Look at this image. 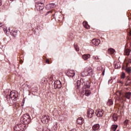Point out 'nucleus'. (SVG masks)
<instances>
[{
  "instance_id": "nucleus-13",
  "label": "nucleus",
  "mask_w": 131,
  "mask_h": 131,
  "mask_svg": "<svg viewBox=\"0 0 131 131\" xmlns=\"http://www.w3.org/2000/svg\"><path fill=\"white\" fill-rule=\"evenodd\" d=\"M95 114L97 117H102L103 116V111L97 110Z\"/></svg>"
},
{
  "instance_id": "nucleus-24",
  "label": "nucleus",
  "mask_w": 131,
  "mask_h": 131,
  "mask_svg": "<svg viewBox=\"0 0 131 131\" xmlns=\"http://www.w3.org/2000/svg\"><path fill=\"white\" fill-rule=\"evenodd\" d=\"M118 127V125H112L111 127V130L115 131L116 129H117V128Z\"/></svg>"
},
{
  "instance_id": "nucleus-37",
  "label": "nucleus",
  "mask_w": 131,
  "mask_h": 131,
  "mask_svg": "<svg viewBox=\"0 0 131 131\" xmlns=\"http://www.w3.org/2000/svg\"><path fill=\"white\" fill-rule=\"evenodd\" d=\"M35 3H41V0H35Z\"/></svg>"
},
{
  "instance_id": "nucleus-10",
  "label": "nucleus",
  "mask_w": 131,
  "mask_h": 131,
  "mask_svg": "<svg viewBox=\"0 0 131 131\" xmlns=\"http://www.w3.org/2000/svg\"><path fill=\"white\" fill-rule=\"evenodd\" d=\"M87 76H93L94 72L93 71V69L92 68H89L87 70Z\"/></svg>"
},
{
  "instance_id": "nucleus-27",
  "label": "nucleus",
  "mask_w": 131,
  "mask_h": 131,
  "mask_svg": "<svg viewBox=\"0 0 131 131\" xmlns=\"http://www.w3.org/2000/svg\"><path fill=\"white\" fill-rule=\"evenodd\" d=\"M107 105H108V106H111L112 105H113V101L112 99H109L108 100L107 102Z\"/></svg>"
},
{
  "instance_id": "nucleus-17",
  "label": "nucleus",
  "mask_w": 131,
  "mask_h": 131,
  "mask_svg": "<svg viewBox=\"0 0 131 131\" xmlns=\"http://www.w3.org/2000/svg\"><path fill=\"white\" fill-rule=\"evenodd\" d=\"M129 36L128 37L127 41L130 43V49H131V29L128 30Z\"/></svg>"
},
{
  "instance_id": "nucleus-42",
  "label": "nucleus",
  "mask_w": 131,
  "mask_h": 131,
  "mask_svg": "<svg viewBox=\"0 0 131 131\" xmlns=\"http://www.w3.org/2000/svg\"><path fill=\"white\" fill-rule=\"evenodd\" d=\"M61 120H63V121H65V120H66V119H65V117H62L61 118Z\"/></svg>"
},
{
  "instance_id": "nucleus-18",
  "label": "nucleus",
  "mask_w": 131,
  "mask_h": 131,
  "mask_svg": "<svg viewBox=\"0 0 131 131\" xmlns=\"http://www.w3.org/2000/svg\"><path fill=\"white\" fill-rule=\"evenodd\" d=\"M92 128L95 131L98 130L100 128V124H94Z\"/></svg>"
},
{
  "instance_id": "nucleus-11",
  "label": "nucleus",
  "mask_w": 131,
  "mask_h": 131,
  "mask_svg": "<svg viewBox=\"0 0 131 131\" xmlns=\"http://www.w3.org/2000/svg\"><path fill=\"white\" fill-rule=\"evenodd\" d=\"M12 100L16 101L17 97H18V92H12Z\"/></svg>"
},
{
  "instance_id": "nucleus-44",
  "label": "nucleus",
  "mask_w": 131,
  "mask_h": 131,
  "mask_svg": "<svg viewBox=\"0 0 131 131\" xmlns=\"http://www.w3.org/2000/svg\"><path fill=\"white\" fill-rule=\"evenodd\" d=\"M50 80H53V76H50Z\"/></svg>"
},
{
  "instance_id": "nucleus-35",
  "label": "nucleus",
  "mask_w": 131,
  "mask_h": 131,
  "mask_svg": "<svg viewBox=\"0 0 131 131\" xmlns=\"http://www.w3.org/2000/svg\"><path fill=\"white\" fill-rule=\"evenodd\" d=\"M124 77H125V73H123L122 76H121V78H124Z\"/></svg>"
},
{
  "instance_id": "nucleus-38",
  "label": "nucleus",
  "mask_w": 131,
  "mask_h": 131,
  "mask_svg": "<svg viewBox=\"0 0 131 131\" xmlns=\"http://www.w3.org/2000/svg\"><path fill=\"white\" fill-rule=\"evenodd\" d=\"M82 91H81V94H83L84 93V92H85V89H82Z\"/></svg>"
},
{
  "instance_id": "nucleus-32",
  "label": "nucleus",
  "mask_w": 131,
  "mask_h": 131,
  "mask_svg": "<svg viewBox=\"0 0 131 131\" xmlns=\"http://www.w3.org/2000/svg\"><path fill=\"white\" fill-rule=\"evenodd\" d=\"M61 83V81H60V80L55 81L54 83V86H55V84L59 85Z\"/></svg>"
},
{
  "instance_id": "nucleus-53",
  "label": "nucleus",
  "mask_w": 131,
  "mask_h": 131,
  "mask_svg": "<svg viewBox=\"0 0 131 131\" xmlns=\"http://www.w3.org/2000/svg\"><path fill=\"white\" fill-rule=\"evenodd\" d=\"M8 30H10V28L8 29Z\"/></svg>"
},
{
  "instance_id": "nucleus-31",
  "label": "nucleus",
  "mask_w": 131,
  "mask_h": 131,
  "mask_svg": "<svg viewBox=\"0 0 131 131\" xmlns=\"http://www.w3.org/2000/svg\"><path fill=\"white\" fill-rule=\"evenodd\" d=\"M115 69H119L120 68V64L119 63H116L115 66Z\"/></svg>"
},
{
  "instance_id": "nucleus-33",
  "label": "nucleus",
  "mask_w": 131,
  "mask_h": 131,
  "mask_svg": "<svg viewBox=\"0 0 131 131\" xmlns=\"http://www.w3.org/2000/svg\"><path fill=\"white\" fill-rule=\"evenodd\" d=\"M74 47L75 50H76L77 52L79 51V48H78V46L77 45H76V44H74Z\"/></svg>"
},
{
  "instance_id": "nucleus-22",
  "label": "nucleus",
  "mask_w": 131,
  "mask_h": 131,
  "mask_svg": "<svg viewBox=\"0 0 131 131\" xmlns=\"http://www.w3.org/2000/svg\"><path fill=\"white\" fill-rule=\"evenodd\" d=\"M83 26L85 28H86L87 29H89L90 28V26L88 24L87 21H83Z\"/></svg>"
},
{
  "instance_id": "nucleus-48",
  "label": "nucleus",
  "mask_w": 131,
  "mask_h": 131,
  "mask_svg": "<svg viewBox=\"0 0 131 131\" xmlns=\"http://www.w3.org/2000/svg\"><path fill=\"white\" fill-rule=\"evenodd\" d=\"M102 74H103V75H104V74H105V71H103Z\"/></svg>"
},
{
  "instance_id": "nucleus-26",
  "label": "nucleus",
  "mask_w": 131,
  "mask_h": 131,
  "mask_svg": "<svg viewBox=\"0 0 131 131\" xmlns=\"http://www.w3.org/2000/svg\"><path fill=\"white\" fill-rule=\"evenodd\" d=\"M108 52L109 54H114V53H115V50H114L113 48H110L108 50Z\"/></svg>"
},
{
  "instance_id": "nucleus-41",
  "label": "nucleus",
  "mask_w": 131,
  "mask_h": 131,
  "mask_svg": "<svg viewBox=\"0 0 131 131\" xmlns=\"http://www.w3.org/2000/svg\"><path fill=\"white\" fill-rule=\"evenodd\" d=\"M127 82L128 83H130V80L129 79V78H128L127 80Z\"/></svg>"
},
{
  "instance_id": "nucleus-45",
  "label": "nucleus",
  "mask_w": 131,
  "mask_h": 131,
  "mask_svg": "<svg viewBox=\"0 0 131 131\" xmlns=\"http://www.w3.org/2000/svg\"><path fill=\"white\" fill-rule=\"evenodd\" d=\"M2 5H3V2L2 0H0V6H2Z\"/></svg>"
},
{
  "instance_id": "nucleus-1",
  "label": "nucleus",
  "mask_w": 131,
  "mask_h": 131,
  "mask_svg": "<svg viewBox=\"0 0 131 131\" xmlns=\"http://www.w3.org/2000/svg\"><path fill=\"white\" fill-rule=\"evenodd\" d=\"M91 83L89 81H85L83 82V84L84 85V87H82V90H85V93L84 94V95H85L86 97H89L91 94H92V92H91V90H89V89L91 88V84H90Z\"/></svg>"
},
{
  "instance_id": "nucleus-49",
  "label": "nucleus",
  "mask_w": 131,
  "mask_h": 131,
  "mask_svg": "<svg viewBox=\"0 0 131 131\" xmlns=\"http://www.w3.org/2000/svg\"><path fill=\"white\" fill-rule=\"evenodd\" d=\"M71 131H76V129H73L71 130Z\"/></svg>"
},
{
  "instance_id": "nucleus-21",
  "label": "nucleus",
  "mask_w": 131,
  "mask_h": 131,
  "mask_svg": "<svg viewBox=\"0 0 131 131\" xmlns=\"http://www.w3.org/2000/svg\"><path fill=\"white\" fill-rule=\"evenodd\" d=\"M82 58L85 61L88 60L89 58H91V55L90 54H84L82 55Z\"/></svg>"
},
{
  "instance_id": "nucleus-16",
  "label": "nucleus",
  "mask_w": 131,
  "mask_h": 131,
  "mask_svg": "<svg viewBox=\"0 0 131 131\" xmlns=\"http://www.w3.org/2000/svg\"><path fill=\"white\" fill-rule=\"evenodd\" d=\"M20 126H21V124H19V125H17L15 127H14V130L15 131H24V128H23L22 129L20 128Z\"/></svg>"
},
{
  "instance_id": "nucleus-39",
  "label": "nucleus",
  "mask_w": 131,
  "mask_h": 131,
  "mask_svg": "<svg viewBox=\"0 0 131 131\" xmlns=\"http://www.w3.org/2000/svg\"><path fill=\"white\" fill-rule=\"evenodd\" d=\"M3 119L2 118H0V124H2L3 123Z\"/></svg>"
},
{
  "instance_id": "nucleus-4",
  "label": "nucleus",
  "mask_w": 131,
  "mask_h": 131,
  "mask_svg": "<svg viewBox=\"0 0 131 131\" xmlns=\"http://www.w3.org/2000/svg\"><path fill=\"white\" fill-rule=\"evenodd\" d=\"M35 7V11H39V12L40 11H42V10L45 9V5L41 2L40 3L36 2Z\"/></svg>"
},
{
  "instance_id": "nucleus-40",
  "label": "nucleus",
  "mask_w": 131,
  "mask_h": 131,
  "mask_svg": "<svg viewBox=\"0 0 131 131\" xmlns=\"http://www.w3.org/2000/svg\"><path fill=\"white\" fill-rule=\"evenodd\" d=\"M46 63H47V64H50V60L47 59L46 61Z\"/></svg>"
},
{
  "instance_id": "nucleus-52",
  "label": "nucleus",
  "mask_w": 131,
  "mask_h": 131,
  "mask_svg": "<svg viewBox=\"0 0 131 131\" xmlns=\"http://www.w3.org/2000/svg\"><path fill=\"white\" fill-rule=\"evenodd\" d=\"M10 1H14V0H10Z\"/></svg>"
},
{
  "instance_id": "nucleus-54",
  "label": "nucleus",
  "mask_w": 131,
  "mask_h": 131,
  "mask_svg": "<svg viewBox=\"0 0 131 131\" xmlns=\"http://www.w3.org/2000/svg\"><path fill=\"white\" fill-rule=\"evenodd\" d=\"M117 131H119V129L117 130Z\"/></svg>"
},
{
  "instance_id": "nucleus-2",
  "label": "nucleus",
  "mask_w": 131,
  "mask_h": 131,
  "mask_svg": "<svg viewBox=\"0 0 131 131\" xmlns=\"http://www.w3.org/2000/svg\"><path fill=\"white\" fill-rule=\"evenodd\" d=\"M117 95L118 97V100H123V101H124V100H125V98H126V99H128V100H129V99H130L131 93L127 92L124 95V94H123L122 93H121V92H118L117 93Z\"/></svg>"
},
{
  "instance_id": "nucleus-43",
  "label": "nucleus",
  "mask_w": 131,
  "mask_h": 131,
  "mask_svg": "<svg viewBox=\"0 0 131 131\" xmlns=\"http://www.w3.org/2000/svg\"><path fill=\"white\" fill-rule=\"evenodd\" d=\"M94 58H95V60H99V57H98V56H95V57H94Z\"/></svg>"
},
{
  "instance_id": "nucleus-6",
  "label": "nucleus",
  "mask_w": 131,
  "mask_h": 131,
  "mask_svg": "<svg viewBox=\"0 0 131 131\" xmlns=\"http://www.w3.org/2000/svg\"><path fill=\"white\" fill-rule=\"evenodd\" d=\"M87 114L89 118H92L93 117V115L95 114V111L92 109H89L87 112Z\"/></svg>"
},
{
  "instance_id": "nucleus-34",
  "label": "nucleus",
  "mask_w": 131,
  "mask_h": 131,
  "mask_svg": "<svg viewBox=\"0 0 131 131\" xmlns=\"http://www.w3.org/2000/svg\"><path fill=\"white\" fill-rule=\"evenodd\" d=\"M51 13H52V11H48V12L45 14V16H48V15H49V14H51Z\"/></svg>"
},
{
  "instance_id": "nucleus-23",
  "label": "nucleus",
  "mask_w": 131,
  "mask_h": 131,
  "mask_svg": "<svg viewBox=\"0 0 131 131\" xmlns=\"http://www.w3.org/2000/svg\"><path fill=\"white\" fill-rule=\"evenodd\" d=\"M112 118L114 120V121H116L118 119V116L116 114H114L112 116Z\"/></svg>"
},
{
  "instance_id": "nucleus-30",
  "label": "nucleus",
  "mask_w": 131,
  "mask_h": 131,
  "mask_svg": "<svg viewBox=\"0 0 131 131\" xmlns=\"http://www.w3.org/2000/svg\"><path fill=\"white\" fill-rule=\"evenodd\" d=\"M47 118H48V117L47 116H45L42 118V121L45 122V123H46V122H48V120H47Z\"/></svg>"
},
{
  "instance_id": "nucleus-5",
  "label": "nucleus",
  "mask_w": 131,
  "mask_h": 131,
  "mask_svg": "<svg viewBox=\"0 0 131 131\" xmlns=\"http://www.w3.org/2000/svg\"><path fill=\"white\" fill-rule=\"evenodd\" d=\"M67 75L69 76V77H74L75 76V71L70 70L67 73Z\"/></svg>"
},
{
  "instance_id": "nucleus-29",
  "label": "nucleus",
  "mask_w": 131,
  "mask_h": 131,
  "mask_svg": "<svg viewBox=\"0 0 131 131\" xmlns=\"http://www.w3.org/2000/svg\"><path fill=\"white\" fill-rule=\"evenodd\" d=\"M128 124V120H125L124 121V127H127Z\"/></svg>"
},
{
  "instance_id": "nucleus-25",
  "label": "nucleus",
  "mask_w": 131,
  "mask_h": 131,
  "mask_svg": "<svg viewBox=\"0 0 131 131\" xmlns=\"http://www.w3.org/2000/svg\"><path fill=\"white\" fill-rule=\"evenodd\" d=\"M8 93H9V92H8ZM6 99H13V96H12V92L10 93V94H8V95H6Z\"/></svg>"
},
{
  "instance_id": "nucleus-36",
  "label": "nucleus",
  "mask_w": 131,
  "mask_h": 131,
  "mask_svg": "<svg viewBox=\"0 0 131 131\" xmlns=\"http://www.w3.org/2000/svg\"><path fill=\"white\" fill-rule=\"evenodd\" d=\"M47 123H48V122H49V121H50V116H47Z\"/></svg>"
},
{
  "instance_id": "nucleus-3",
  "label": "nucleus",
  "mask_w": 131,
  "mask_h": 131,
  "mask_svg": "<svg viewBox=\"0 0 131 131\" xmlns=\"http://www.w3.org/2000/svg\"><path fill=\"white\" fill-rule=\"evenodd\" d=\"M20 121L23 123H25V124H28V123H30L31 121L30 116L27 114L24 115V116L20 118Z\"/></svg>"
},
{
  "instance_id": "nucleus-14",
  "label": "nucleus",
  "mask_w": 131,
  "mask_h": 131,
  "mask_svg": "<svg viewBox=\"0 0 131 131\" xmlns=\"http://www.w3.org/2000/svg\"><path fill=\"white\" fill-rule=\"evenodd\" d=\"M55 18H57L58 21H62L63 20V16H62V14L59 13V14H54Z\"/></svg>"
},
{
  "instance_id": "nucleus-20",
  "label": "nucleus",
  "mask_w": 131,
  "mask_h": 131,
  "mask_svg": "<svg viewBox=\"0 0 131 131\" xmlns=\"http://www.w3.org/2000/svg\"><path fill=\"white\" fill-rule=\"evenodd\" d=\"M130 53V50L128 49H125L124 55L125 56H129V54Z\"/></svg>"
},
{
  "instance_id": "nucleus-28",
  "label": "nucleus",
  "mask_w": 131,
  "mask_h": 131,
  "mask_svg": "<svg viewBox=\"0 0 131 131\" xmlns=\"http://www.w3.org/2000/svg\"><path fill=\"white\" fill-rule=\"evenodd\" d=\"M62 88V83L59 84L58 85L54 84V88L56 89H60Z\"/></svg>"
},
{
  "instance_id": "nucleus-9",
  "label": "nucleus",
  "mask_w": 131,
  "mask_h": 131,
  "mask_svg": "<svg viewBox=\"0 0 131 131\" xmlns=\"http://www.w3.org/2000/svg\"><path fill=\"white\" fill-rule=\"evenodd\" d=\"M92 42L94 46H99L100 42H101V40L99 39H93L92 40Z\"/></svg>"
},
{
  "instance_id": "nucleus-50",
  "label": "nucleus",
  "mask_w": 131,
  "mask_h": 131,
  "mask_svg": "<svg viewBox=\"0 0 131 131\" xmlns=\"http://www.w3.org/2000/svg\"><path fill=\"white\" fill-rule=\"evenodd\" d=\"M110 81L112 82V79H111V80H110L108 81L109 82H110Z\"/></svg>"
},
{
  "instance_id": "nucleus-51",
  "label": "nucleus",
  "mask_w": 131,
  "mask_h": 131,
  "mask_svg": "<svg viewBox=\"0 0 131 131\" xmlns=\"http://www.w3.org/2000/svg\"><path fill=\"white\" fill-rule=\"evenodd\" d=\"M42 131H45V130L43 129H42Z\"/></svg>"
},
{
  "instance_id": "nucleus-46",
  "label": "nucleus",
  "mask_w": 131,
  "mask_h": 131,
  "mask_svg": "<svg viewBox=\"0 0 131 131\" xmlns=\"http://www.w3.org/2000/svg\"><path fill=\"white\" fill-rule=\"evenodd\" d=\"M128 63H131V59H128Z\"/></svg>"
},
{
  "instance_id": "nucleus-7",
  "label": "nucleus",
  "mask_w": 131,
  "mask_h": 131,
  "mask_svg": "<svg viewBox=\"0 0 131 131\" xmlns=\"http://www.w3.org/2000/svg\"><path fill=\"white\" fill-rule=\"evenodd\" d=\"M53 8H56V4L54 3L48 4L46 6V10H51V9H53Z\"/></svg>"
},
{
  "instance_id": "nucleus-55",
  "label": "nucleus",
  "mask_w": 131,
  "mask_h": 131,
  "mask_svg": "<svg viewBox=\"0 0 131 131\" xmlns=\"http://www.w3.org/2000/svg\"><path fill=\"white\" fill-rule=\"evenodd\" d=\"M1 26H0V27H1Z\"/></svg>"
},
{
  "instance_id": "nucleus-47",
  "label": "nucleus",
  "mask_w": 131,
  "mask_h": 131,
  "mask_svg": "<svg viewBox=\"0 0 131 131\" xmlns=\"http://www.w3.org/2000/svg\"><path fill=\"white\" fill-rule=\"evenodd\" d=\"M3 25H4V24H3V23H0V26H1V27H2V26H3Z\"/></svg>"
},
{
  "instance_id": "nucleus-19",
  "label": "nucleus",
  "mask_w": 131,
  "mask_h": 131,
  "mask_svg": "<svg viewBox=\"0 0 131 131\" xmlns=\"http://www.w3.org/2000/svg\"><path fill=\"white\" fill-rule=\"evenodd\" d=\"M81 85V83L80 80H77L76 83V88H77V90H80Z\"/></svg>"
},
{
  "instance_id": "nucleus-8",
  "label": "nucleus",
  "mask_w": 131,
  "mask_h": 131,
  "mask_svg": "<svg viewBox=\"0 0 131 131\" xmlns=\"http://www.w3.org/2000/svg\"><path fill=\"white\" fill-rule=\"evenodd\" d=\"M122 70H125L126 73L128 74H131V68L128 67L127 66L126 67L123 66L122 67Z\"/></svg>"
},
{
  "instance_id": "nucleus-12",
  "label": "nucleus",
  "mask_w": 131,
  "mask_h": 131,
  "mask_svg": "<svg viewBox=\"0 0 131 131\" xmlns=\"http://www.w3.org/2000/svg\"><path fill=\"white\" fill-rule=\"evenodd\" d=\"M10 33L12 36H14V37H16L17 35H18V31L16 30H12Z\"/></svg>"
},
{
  "instance_id": "nucleus-15",
  "label": "nucleus",
  "mask_w": 131,
  "mask_h": 131,
  "mask_svg": "<svg viewBox=\"0 0 131 131\" xmlns=\"http://www.w3.org/2000/svg\"><path fill=\"white\" fill-rule=\"evenodd\" d=\"M84 122V120L82 117H79L77 119V123L78 124H82Z\"/></svg>"
}]
</instances>
